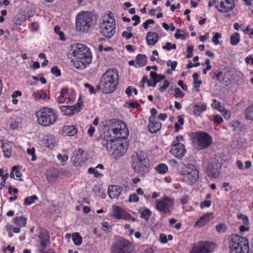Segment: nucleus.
<instances>
[{
    "instance_id": "c85d7f7f",
    "label": "nucleus",
    "mask_w": 253,
    "mask_h": 253,
    "mask_svg": "<svg viewBox=\"0 0 253 253\" xmlns=\"http://www.w3.org/2000/svg\"><path fill=\"white\" fill-rule=\"evenodd\" d=\"M138 211L140 213L141 218L147 221L152 214L151 211L145 207H141L139 208Z\"/></svg>"
},
{
    "instance_id": "4c0bfd02",
    "label": "nucleus",
    "mask_w": 253,
    "mask_h": 253,
    "mask_svg": "<svg viewBox=\"0 0 253 253\" xmlns=\"http://www.w3.org/2000/svg\"><path fill=\"white\" fill-rule=\"evenodd\" d=\"M240 36L238 33L232 35L230 38V43L232 45H236L240 42Z\"/></svg>"
},
{
    "instance_id": "338daca9",
    "label": "nucleus",
    "mask_w": 253,
    "mask_h": 253,
    "mask_svg": "<svg viewBox=\"0 0 253 253\" xmlns=\"http://www.w3.org/2000/svg\"><path fill=\"white\" fill-rule=\"evenodd\" d=\"M213 120L217 124H221L223 120L222 118L219 115H215L213 116Z\"/></svg>"
},
{
    "instance_id": "2eb2a0df",
    "label": "nucleus",
    "mask_w": 253,
    "mask_h": 253,
    "mask_svg": "<svg viewBox=\"0 0 253 253\" xmlns=\"http://www.w3.org/2000/svg\"><path fill=\"white\" fill-rule=\"evenodd\" d=\"M111 216L117 219L131 220L135 221V218L132 217L131 215L126 212L124 210L118 206L114 205L112 207Z\"/></svg>"
},
{
    "instance_id": "864d4df0",
    "label": "nucleus",
    "mask_w": 253,
    "mask_h": 253,
    "mask_svg": "<svg viewBox=\"0 0 253 253\" xmlns=\"http://www.w3.org/2000/svg\"><path fill=\"white\" fill-rule=\"evenodd\" d=\"M88 172L90 174H93L95 177H98L99 176H102L103 175L99 173L95 169L90 168L88 169Z\"/></svg>"
},
{
    "instance_id": "58836bf2",
    "label": "nucleus",
    "mask_w": 253,
    "mask_h": 253,
    "mask_svg": "<svg viewBox=\"0 0 253 253\" xmlns=\"http://www.w3.org/2000/svg\"><path fill=\"white\" fill-rule=\"evenodd\" d=\"M38 199V197L35 195L27 197L24 200V204L26 206L30 205L35 203L36 201Z\"/></svg>"
},
{
    "instance_id": "a18cd8bd",
    "label": "nucleus",
    "mask_w": 253,
    "mask_h": 253,
    "mask_svg": "<svg viewBox=\"0 0 253 253\" xmlns=\"http://www.w3.org/2000/svg\"><path fill=\"white\" fill-rule=\"evenodd\" d=\"M219 112L222 114V115L226 120H229L230 118L231 115V112L225 109L224 107L219 109Z\"/></svg>"
},
{
    "instance_id": "0e129e2a",
    "label": "nucleus",
    "mask_w": 253,
    "mask_h": 253,
    "mask_svg": "<svg viewBox=\"0 0 253 253\" xmlns=\"http://www.w3.org/2000/svg\"><path fill=\"white\" fill-rule=\"evenodd\" d=\"M84 87L86 88H87L90 92V93H95L96 92V89L94 88L93 86H92L91 84L86 83L84 84Z\"/></svg>"
},
{
    "instance_id": "6ab92c4d",
    "label": "nucleus",
    "mask_w": 253,
    "mask_h": 253,
    "mask_svg": "<svg viewBox=\"0 0 253 253\" xmlns=\"http://www.w3.org/2000/svg\"><path fill=\"white\" fill-rule=\"evenodd\" d=\"M171 145L170 152L177 158L181 159L186 152L184 145L178 142H172Z\"/></svg>"
},
{
    "instance_id": "6e6552de",
    "label": "nucleus",
    "mask_w": 253,
    "mask_h": 253,
    "mask_svg": "<svg viewBox=\"0 0 253 253\" xmlns=\"http://www.w3.org/2000/svg\"><path fill=\"white\" fill-rule=\"evenodd\" d=\"M148 166L146 156L144 152L139 151L133 156L132 167L135 172H143L147 169Z\"/></svg>"
},
{
    "instance_id": "c03bdc74",
    "label": "nucleus",
    "mask_w": 253,
    "mask_h": 253,
    "mask_svg": "<svg viewBox=\"0 0 253 253\" xmlns=\"http://www.w3.org/2000/svg\"><path fill=\"white\" fill-rule=\"evenodd\" d=\"M174 37L176 39L185 40L186 36L185 35V32L184 31H182L179 29L176 30V32L174 34Z\"/></svg>"
},
{
    "instance_id": "a878e982",
    "label": "nucleus",
    "mask_w": 253,
    "mask_h": 253,
    "mask_svg": "<svg viewBox=\"0 0 253 253\" xmlns=\"http://www.w3.org/2000/svg\"><path fill=\"white\" fill-rule=\"evenodd\" d=\"M60 171L58 169L55 168L49 169L46 172V178L48 182L50 183L54 182L58 177Z\"/></svg>"
},
{
    "instance_id": "393cba45",
    "label": "nucleus",
    "mask_w": 253,
    "mask_h": 253,
    "mask_svg": "<svg viewBox=\"0 0 253 253\" xmlns=\"http://www.w3.org/2000/svg\"><path fill=\"white\" fill-rule=\"evenodd\" d=\"M122 188L121 186L112 185L108 187V194L111 199L118 198L121 193Z\"/></svg>"
},
{
    "instance_id": "e2e57ef3",
    "label": "nucleus",
    "mask_w": 253,
    "mask_h": 253,
    "mask_svg": "<svg viewBox=\"0 0 253 253\" xmlns=\"http://www.w3.org/2000/svg\"><path fill=\"white\" fill-rule=\"evenodd\" d=\"M211 205V201L210 200H206L202 202L200 204V207L202 209H204L205 208H209Z\"/></svg>"
},
{
    "instance_id": "f3484780",
    "label": "nucleus",
    "mask_w": 253,
    "mask_h": 253,
    "mask_svg": "<svg viewBox=\"0 0 253 253\" xmlns=\"http://www.w3.org/2000/svg\"><path fill=\"white\" fill-rule=\"evenodd\" d=\"M216 1L218 2L216 5V9L222 13L230 11L235 7L233 0H216Z\"/></svg>"
},
{
    "instance_id": "774afa93",
    "label": "nucleus",
    "mask_w": 253,
    "mask_h": 253,
    "mask_svg": "<svg viewBox=\"0 0 253 253\" xmlns=\"http://www.w3.org/2000/svg\"><path fill=\"white\" fill-rule=\"evenodd\" d=\"M132 20L135 21V22L132 24L133 26H137L140 22V17L138 15H133L132 17Z\"/></svg>"
},
{
    "instance_id": "9b49d317",
    "label": "nucleus",
    "mask_w": 253,
    "mask_h": 253,
    "mask_svg": "<svg viewBox=\"0 0 253 253\" xmlns=\"http://www.w3.org/2000/svg\"><path fill=\"white\" fill-rule=\"evenodd\" d=\"M193 142L200 149H204L210 146L212 142L211 137L208 133L198 131L193 135Z\"/></svg>"
},
{
    "instance_id": "aec40b11",
    "label": "nucleus",
    "mask_w": 253,
    "mask_h": 253,
    "mask_svg": "<svg viewBox=\"0 0 253 253\" xmlns=\"http://www.w3.org/2000/svg\"><path fill=\"white\" fill-rule=\"evenodd\" d=\"M73 163L75 165H82L87 159L86 153L82 149L75 150L72 158Z\"/></svg>"
},
{
    "instance_id": "f8f14e48",
    "label": "nucleus",
    "mask_w": 253,
    "mask_h": 253,
    "mask_svg": "<svg viewBox=\"0 0 253 253\" xmlns=\"http://www.w3.org/2000/svg\"><path fill=\"white\" fill-rule=\"evenodd\" d=\"M222 160L219 156L211 158L208 162L207 172L209 176L216 178L219 175V169L221 168Z\"/></svg>"
},
{
    "instance_id": "69168bd1",
    "label": "nucleus",
    "mask_w": 253,
    "mask_h": 253,
    "mask_svg": "<svg viewBox=\"0 0 253 253\" xmlns=\"http://www.w3.org/2000/svg\"><path fill=\"white\" fill-rule=\"evenodd\" d=\"M122 36L126 40H128L132 37L133 35L131 32L124 31L122 33Z\"/></svg>"
},
{
    "instance_id": "39448f33",
    "label": "nucleus",
    "mask_w": 253,
    "mask_h": 253,
    "mask_svg": "<svg viewBox=\"0 0 253 253\" xmlns=\"http://www.w3.org/2000/svg\"><path fill=\"white\" fill-rule=\"evenodd\" d=\"M73 56L75 60L85 66L91 61V55L89 48L84 44L77 43L73 51Z\"/></svg>"
},
{
    "instance_id": "49530a36",
    "label": "nucleus",
    "mask_w": 253,
    "mask_h": 253,
    "mask_svg": "<svg viewBox=\"0 0 253 253\" xmlns=\"http://www.w3.org/2000/svg\"><path fill=\"white\" fill-rule=\"evenodd\" d=\"M213 36L212 38V42L214 43V45L220 44V43L218 40L221 38V34L216 32L213 33Z\"/></svg>"
},
{
    "instance_id": "de8ad7c7",
    "label": "nucleus",
    "mask_w": 253,
    "mask_h": 253,
    "mask_svg": "<svg viewBox=\"0 0 253 253\" xmlns=\"http://www.w3.org/2000/svg\"><path fill=\"white\" fill-rule=\"evenodd\" d=\"M227 229V226L224 223H220L216 226V230L219 233H225Z\"/></svg>"
},
{
    "instance_id": "ea45409f",
    "label": "nucleus",
    "mask_w": 253,
    "mask_h": 253,
    "mask_svg": "<svg viewBox=\"0 0 253 253\" xmlns=\"http://www.w3.org/2000/svg\"><path fill=\"white\" fill-rule=\"evenodd\" d=\"M72 239L75 245L79 246L82 243V238L78 233H75L73 234Z\"/></svg>"
},
{
    "instance_id": "423d86ee",
    "label": "nucleus",
    "mask_w": 253,
    "mask_h": 253,
    "mask_svg": "<svg viewBox=\"0 0 253 253\" xmlns=\"http://www.w3.org/2000/svg\"><path fill=\"white\" fill-rule=\"evenodd\" d=\"M229 248L230 253H249L248 240L239 236H231Z\"/></svg>"
},
{
    "instance_id": "473e14b6",
    "label": "nucleus",
    "mask_w": 253,
    "mask_h": 253,
    "mask_svg": "<svg viewBox=\"0 0 253 253\" xmlns=\"http://www.w3.org/2000/svg\"><path fill=\"white\" fill-rule=\"evenodd\" d=\"M13 223L20 227H24L27 223V218L24 216H18L13 219Z\"/></svg>"
},
{
    "instance_id": "20e7f679",
    "label": "nucleus",
    "mask_w": 253,
    "mask_h": 253,
    "mask_svg": "<svg viewBox=\"0 0 253 253\" xmlns=\"http://www.w3.org/2000/svg\"><path fill=\"white\" fill-rule=\"evenodd\" d=\"M95 21L93 14L88 11H81L76 16V28L78 31L88 32L93 27Z\"/></svg>"
},
{
    "instance_id": "7c9ffc66",
    "label": "nucleus",
    "mask_w": 253,
    "mask_h": 253,
    "mask_svg": "<svg viewBox=\"0 0 253 253\" xmlns=\"http://www.w3.org/2000/svg\"><path fill=\"white\" fill-rule=\"evenodd\" d=\"M147 63V58L145 55L139 54L136 58L135 68L144 66Z\"/></svg>"
},
{
    "instance_id": "5701e85b",
    "label": "nucleus",
    "mask_w": 253,
    "mask_h": 253,
    "mask_svg": "<svg viewBox=\"0 0 253 253\" xmlns=\"http://www.w3.org/2000/svg\"><path fill=\"white\" fill-rule=\"evenodd\" d=\"M149 124L148 126L149 131L152 133H156L161 128V123L155 119L154 116H151L149 118Z\"/></svg>"
},
{
    "instance_id": "c756f323",
    "label": "nucleus",
    "mask_w": 253,
    "mask_h": 253,
    "mask_svg": "<svg viewBox=\"0 0 253 253\" xmlns=\"http://www.w3.org/2000/svg\"><path fill=\"white\" fill-rule=\"evenodd\" d=\"M207 109V105L205 104L197 103L193 107V113L196 116H199L200 114Z\"/></svg>"
},
{
    "instance_id": "13d9d810",
    "label": "nucleus",
    "mask_w": 253,
    "mask_h": 253,
    "mask_svg": "<svg viewBox=\"0 0 253 253\" xmlns=\"http://www.w3.org/2000/svg\"><path fill=\"white\" fill-rule=\"evenodd\" d=\"M51 72L53 75H55L56 77H59L61 75L60 70L58 69L57 66H54L51 69Z\"/></svg>"
},
{
    "instance_id": "bb28decb",
    "label": "nucleus",
    "mask_w": 253,
    "mask_h": 253,
    "mask_svg": "<svg viewBox=\"0 0 253 253\" xmlns=\"http://www.w3.org/2000/svg\"><path fill=\"white\" fill-rule=\"evenodd\" d=\"M44 143L47 147L53 149L57 144V140L54 135H47L44 138Z\"/></svg>"
},
{
    "instance_id": "f704fd0d",
    "label": "nucleus",
    "mask_w": 253,
    "mask_h": 253,
    "mask_svg": "<svg viewBox=\"0 0 253 253\" xmlns=\"http://www.w3.org/2000/svg\"><path fill=\"white\" fill-rule=\"evenodd\" d=\"M1 148L5 158H9L11 156V150L8 143H2Z\"/></svg>"
},
{
    "instance_id": "e433bc0d",
    "label": "nucleus",
    "mask_w": 253,
    "mask_h": 253,
    "mask_svg": "<svg viewBox=\"0 0 253 253\" xmlns=\"http://www.w3.org/2000/svg\"><path fill=\"white\" fill-rule=\"evenodd\" d=\"M150 75L151 78L153 80H154L156 84L165 79V76L161 75H158L154 72H151L150 73Z\"/></svg>"
},
{
    "instance_id": "79ce46f5",
    "label": "nucleus",
    "mask_w": 253,
    "mask_h": 253,
    "mask_svg": "<svg viewBox=\"0 0 253 253\" xmlns=\"http://www.w3.org/2000/svg\"><path fill=\"white\" fill-rule=\"evenodd\" d=\"M155 169L160 173H165L168 170V168L165 164H160L155 168Z\"/></svg>"
},
{
    "instance_id": "4468645a",
    "label": "nucleus",
    "mask_w": 253,
    "mask_h": 253,
    "mask_svg": "<svg viewBox=\"0 0 253 253\" xmlns=\"http://www.w3.org/2000/svg\"><path fill=\"white\" fill-rule=\"evenodd\" d=\"M76 98V93L73 89L70 90L66 88L61 90L60 95L57 98L59 103H70L73 102Z\"/></svg>"
},
{
    "instance_id": "bf43d9fd",
    "label": "nucleus",
    "mask_w": 253,
    "mask_h": 253,
    "mask_svg": "<svg viewBox=\"0 0 253 253\" xmlns=\"http://www.w3.org/2000/svg\"><path fill=\"white\" fill-rule=\"evenodd\" d=\"M108 20L109 21H111V20L115 21V19H114V16L113 13L111 11L108 12L107 13V15H105L103 18L102 20Z\"/></svg>"
},
{
    "instance_id": "7ed1b4c3",
    "label": "nucleus",
    "mask_w": 253,
    "mask_h": 253,
    "mask_svg": "<svg viewBox=\"0 0 253 253\" xmlns=\"http://www.w3.org/2000/svg\"><path fill=\"white\" fill-rule=\"evenodd\" d=\"M39 125L47 127L53 125L58 119L57 112L48 107L41 108L36 113Z\"/></svg>"
},
{
    "instance_id": "dca6fc26",
    "label": "nucleus",
    "mask_w": 253,
    "mask_h": 253,
    "mask_svg": "<svg viewBox=\"0 0 253 253\" xmlns=\"http://www.w3.org/2000/svg\"><path fill=\"white\" fill-rule=\"evenodd\" d=\"M83 106V102L80 101V98L78 99L77 103L72 106H60V110L63 115L66 116H72L79 112H80Z\"/></svg>"
},
{
    "instance_id": "37998d69",
    "label": "nucleus",
    "mask_w": 253,
    "mask_h": 253,
    "mask_svg": "<svg viewBox=\"0 0 253 253\" xmlns=\"http://www.w3.org/2000/svg\"><path fill=\"white\" fill-rule=\"evenodd\" d=\"M57 158L58 161L60 162L62 165H64L65 163L67 162L69 159V157L67 154H64V155H62L61 154H58L57 156Z\"/></svg>"
},
{
    "instance_id": "603ef678",
    "label": "nucleus",
    "mask_w": 253,
    "mask_h": 253,
    "mask_svg": "<svg viewBox=\"0 0 253 253\" xmlns=\"http://www.w3.org/2000/svg\"><path fill=\"white\" fill-rule=\"evenodd\" d=\"M20 125V122L19 121H13L10 124V127L12 129H17L19 127Z\"/></svg>"
},
{
    "instance_id": "ddd939ff",
    "label": "nucleus",
    "mask_w": 253,
    "mask_h": 253,
    "mask_svg": "<svg viewBox=\"0 0 253 253\" xmlns=\"http://www.w3.org/2000/svg\"><path fill=\"white\" fill-rule=\"evenodd\" d=\"M101 33L106 38H110L115 33L116 22L115 21L111 20H102L100 26Z\"/></svg>"
},
{
    "instance_id": "f03ea898",
    "label": "nucleus",
    "mask_w": 253,
    "mask_h": 253,
    "mask_svg": "<svg viewBox=\"0 0 253 253\" xmlns=\"http://www.w3.org/2000/svg\"><path fill=\"white\" fill-rule=\"evenodd\" d=\"M119 81L118 71L115 68L108 69L99 80L97 89L103 93L114 92L117 88Z\"/></svg>"
},
{
    "instance_id": "6e6d98bb",
    "label": "nucleus",
    "mask_w": 253,
    "mask_h": 253,
    "mask_svg": "<svg viewBox=\"0 0 253 253\" xmlns=\"http://www.w3.org/2000/svg\"><path fill=\"white\" fill-rule=\"evenodd\" d=\"M174 95L176 98H182L184 95V93L180 89H179L178 87H176L174 89Z\"/></svg>"
},
{
    "instance_id": "72a5a7b5",
    "label": "nucleus",
    "mask_w": 253,
    "mask_h": 253,
    "mask_svg": "<svg viewBox=\"0 0 253 253\" xmlns=\"http://www.w3.org/2000/svg\"><path fill=\"white\" fill-rule=\"evenodd\" d=\"M32 96L35 99L37 100H44L47 97L46 93L43 90H39L34 91Z\"/></svg>"
},
{
    "instance_id": "9d476101",
    "label": "nucleus",
    "mask_w": 253,
    "mask_h": 253,
    "mask_svg": "<svg viewBox=\"0 0 253 253\" xmlns=\"http://www.w3.org/2000/svg\"><path fill=\"white\" fill-rule=\"evenodd\" d=\"M216 248L213 242L200 241L193 244L190 253H212Z\"/></svg>"
},
{
    "instance_id": "a19ab883",
    "label": "nucleus",
    "mask_w": 253,
    "mask_h": 253,
    "mask_svg": "<svg viewBox=\"0 0 253 253\" xmlns=\"http://www.w3.org/2000/svg\"><path fill=\"white\" fill-rule=\"evenodd\" d=\"M245 114L247 119L253 121V104L247 108Z\"/></svg>"
},
{
    "instance_id": "f257e3e1",
    "label": "nucleus",
    "mask_w": 253,
    "mask_h": 253,
    "mask_svg": "<svg viewBox=\"0 0 253 253\" xmlns=\"http://www.w3.org/2000/svg\"><path fill=\"white\" fill-rule=\"evenodd\" d=\"M103 132L98 139L103 147L114 158L122 156L127 148L126 138L128 130L122 121H109L104 125Z\"/></svg>"
},
{
    "instance_id": "052dcab7",
    "label": "nucleus",
    "mask_w": 253,
    "mask_h": 253,
    "mask_svg": "<svg viewBox=\"0 0 253 253\" xmlns=\"http://www.w3.org/2000/svg\"><path fill=\"white\" fill-rule=\"evenodd\" d=\"M139 197L136 193H133L129 195V201L130 202H137L139 201Z\"/></svg>"
},
{
    "instance_id": "8fccbe9b",
    "label": "nucleus",
    "mask_w": 253,
    "mask_h": 253,
    "mask_svg": "<svg viewBox=\"0 0 253 253\" xmlns=\"http://www.w3.org/2000/svg\"><path fill=\"white\" fill-rule=\"evenodd\" d=\"M176 47V46L175 44H172L169 42H167L165 45L162 46V48L167 50H170L172 49H175Z\"/></svg>"
},
{
    "instance_id": "b1692460",
    "label": "nucleus",
    "mask_w": 253,
    "mask_h": 253,
    "mask_svg": "<svg viewBox=\"0 0 253 253\" xmlns=\"http://www.w3.org/2000/svg\"><path fill=\"white\" fill-rule=\"evenodd\" d=\"M214 216L212 212L208 213L201 217L196 222L195 226L203 227L207 224L211 220L213 219Z\"/></svg>"
},
{
    "instance_id": "a211bd4d",
    "label": "nucleus",
    "mask_w": 253,
    "mask_h": 253,
    "mask_svg": "<svg viewBox=\"0 0 253 253\" xmlns=\"http://www.w3.org/2000/svg\"><path fill=\"white\" fill-rule=\"evenodd\" d=\"M129 243L124 239L118 240L113 246L111 253H129Z\"/></svg>"
},
{
    "instance_id": "0eeeda50",
    "label": "nucleus",
    "mask_w": 253,
    "mask_h": 253,
    "mask_svg": "<svg viewBox=\"0 0 253 253\" xmlns=\"http://www.w3.org/2000/svg\"><path fill=\"white\" fill-rule=\"evenodd\" d=\"M174 200L173 198L164 195L157 199L155 202V209L162 214H170L173 210Z\"/></svg>"
},
{
    "instance_id": "680f3d73",
    "label": "nucleus",
    "mask_w": 253,
    "mask_h": 253,
    "mask_svg": "<svg viewBox=\"0 0 253 253\" xmlns=\"http://www.w3.org/2000/svg\"><path fill=\"white\" fill-rule=\"evenodd\" d=\"M177 63L175 61H172L169 60L167 62V65L169 67H170L171 69H172V70H173V71L175 70V68L177 66Z\"/></svg>"
},
{
    "instance_id": "4d7b16f0",
    "label": "nucleus",
    "mask_w": 253,
    "mask_h": 253,
    "mask_svg": "<svg viewBox=\"0 0 253 253\" xmlns=\"http://www.w3.org/2000/svg\"><path fill=\"white\" fill-rule=\"evenodd\" d=\"M169 84V82L168 80H165L163 82V85L160 87L159 89L160 91L163 92L168 88Z\"/></svg>"
},
{
    "instance_id": "cd10ccee",
    "label": "nucleus",
    "mask_w": 253,
    "mask_h": 253,
    "mask_svg": "<svg viewBox=\"0 0 253 253\" xmlns=\"http://www.w3.org/2000/svg\"><path fill=\"white\" fill-rule=\"evenodd\" d=\"M158 35L157 33L149 32L146 35V43L148 45H154L158 40Z\"/></svg>"
},
{
    "instance_id": "2f4dec72",
    "label": "nucleus",
    "mask_w": 253,
    "mask_h": 253,
    "mask_svg": "<svg viewBox=\"0 0 253 253\" xmlns=\"http://www.w3.org/2000/svg\"><path fill=\"white\" fill-rule=\"evenodd\" d=\"M26 20V17L21 12L18 13L14 17L13 21L18 26H20Z\"/></svg>"
},
{
    "instance_id": "4be33fe9",
    "label": "nucleus",
    "mask_w": 253,
    "mask_h": 253,
    "mask_svg": "<svg viewBox=\"0 0 253 253\" xmlns=\"http://www.w3.org/2000/svg\"><path fill=\"white\" fill-rule=\"evenodd\" d=\"M78 131L76 125L65 126L60 129V133L63 135L72 136L77 133Z\"/></svg>"
},
{
    "instance_id": "412c9836",
    "label": "nucleus",
    "mask_w": 253,
    "mask_h": 253,
    "mask_svg": "<svg viewBox=\"0 0 253 253\" xmlns=\"http://www.w3.org/2000/svg\"><path fill=\"white\" fill-rule=\"evenodd\" d=\"M39 252L40 253H49V250L47 252L45 251L47 245L50 242L49 235L46 232H44L39 236Z\"/></svg>"
},
{
    "instance_id": "5fc2aeb1",
    "label": "nucleus",
    "mask_w": 253,
    "mask_h": 253,
    "mask_svg": "<svg viewBox=\"0 0 253 253\" xmlns=\"http://www.w3.org/2000/svg\"><path fill=\"white\" fill-rule=\"evenodd\" d=\"M211 107L214 109H215L219 111V109L223 108V106H221V104L219 102L217 101L216 100L214 99L213 102H212Z\"/></svg>"
},
{
    "instance_id": "c9c22d12",
    "label": "nucleus",
    "mask_w": 253,
    "mask_h": 253,
    "mask_svg": "<svg viewBox=\"0 0 253 253\" xmlns=\"http://www.w3.org/2000/svg\"><path fill=\"white\" fill-rule=\"evenodd\" d=\"M15 175L17 178H20L22 175L21 173L18 169V167L16 166L12 167L10 174V177L15 178Z\"/></svg>"
},
{
    "instance_id": "1a4fd4ad",
    "label": "nucleus",
    "mask_w": 253,
    "mask_h": 253,
    "mask_svg": "<svg viewBox=\"0 0 253 253\" xmlns=\"http://www.w3.org/2000/svg\"><path fill=\"white\" fill-rule=\"evenodd\" d=\"M181 174L183 179L188 184H193L199 177V171L195 166L187 164L183 166Z\"/></svg>"
},
{
    "instance_id": "3c124183",
    "label": "nucleus",
    "mask_w": 253,
    "mask_h": 253,
    "mask_svg": "<svg viewBox=\"0 0 253 253\" xmlns=\"http://www.w3.org/2000/svg\"><path fill=\"white\" fill-rule=\"evenodd\" d=\"M27 152L28 155L32 157L31 159L32 161H35L37 159V157L35 155V149L34 148L27 149Z\"/></svg>"
},
{
    "instance_id": "09e8293b",
    "label": "nucleus",
    "mask_w": 253,
    "mask_h": 253,
    "mask_svg": "<svg viewBox=\"0 0 253 253\" xmlns=\"http://www.w3.org/2000/svg\"><path fill=\"white\" fill-rule=\"evenodd\" d=\"M237 217L238 219H242L244 224L248 225L249 223V220L247 216L244 215L241 213H238L237 214Z\"/></svg>"
}]
</instances>
